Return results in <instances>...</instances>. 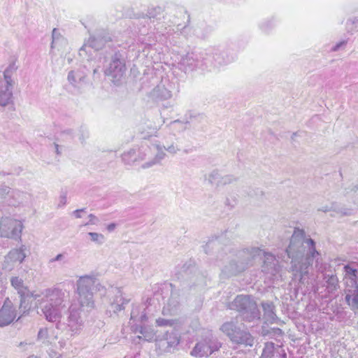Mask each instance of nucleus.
I'll return each instance as SVG.
<instances>
[{"instance_id": "f257e3e1", "label": "nucleus", "mask_w": 358, "mask_h": 358, "mask_svg": "<svg viewBox=\"0 0 358 358\" xmlns=\"http://www.w3.org/2000/svg\"><path fill=\"white\" fill-rule=\"evenodd\" d=\"M10 284L20 295V307L24 303L25 297L31 296L41 306L48 321L51 322L59 321L62 313L66 308V299L69 298V292L57 287L45 289L41 293L30 292L24 285V280L18 276L12 277Z\"/></svg>"}, {"instance_id": "f03ea898", "label": "nucleus", "mask_w": 358, "mask_h": 358, "mask_svg": "<svg viewBox=\"0 0 358 358\" xmlns=\"http://www.w3.org/2000/svg\"><path fill=\"white\" fill-rule=\"evenodd\" d=\"M286 252L291 259V270L294 275H299V281L303 282V277L308 274V268L314 260L317 264L320 253L316 250L315 242L306 236L302 229H295L290 238Z\"/></svg>"}, {"instance_id": "7ed1b4c3", "label": "nucleus", "mask_w": 358, "mask_h": 358, "mask_svg": "<svg viewBox=\"0 0 358 358\" xmlns=\"http://www.w3.org/2000/svg\"><path fill=\"white\" fill-rule=\"evenodd\" d=\"M98 286L100 284L94 275H86L79 278L76 282V293L81 307H94L93 289Z\"/></svg>"}, {"instance_id": "20e7f679", "label": "nucleus", "mask_w": 358, "mask_h": 358, "mask_svg": "<svg viewBox=\"0 0 358 358\" xmlns=\"http://www.w3.org/2000/svg\"><path fill=\"white\" fill-rule=\"evenodd\" d=\"M228 308L241 313L243 320L248 322L260 318L257 303L250 295H238L228 304Z\"/></svg>"}, {"instance_id": "39448f33", "label": "nucleus", "mask_w": 358, "mask_h": 358, "mask_svg": "<svg viewBox=\"0 0 358 358\" xmlns=\"http://www.w3.org/2000/svg\"><path fill=\"white\" fill-rule=\"evenodd\" d=\"M17 62V57L16 55H12L9 59L8 66L3 71L5 90L3 91L1 90V106H8L9 110L11 111L15 110L13 96L15 81L13 79V76L18 69Z\"/></svg>"}, {"instance_id": "423d86ee", "label": "nucleus", "mask_w": 358, "mask_h": 358, "mask_svg": "<svg viewBox=\"0 0 358 358\" xmlns=\"http://www.w3.org/2000/svg\"><path fill=\"white\" fill-rule=\"evenodd\" d=\"M262 250L259 248H252L250 252L248 250L239 252L236 258L238 262H231L229 265L224 266L223 272L227 275H236L245 270L248 266L252 265V259L256 255L260 256Z\"/></svg>"}, {"instance_id": "0eeeda50", "label": "nucleus", "mask_w": 358, "mask_h": 358, "mask_svg": "<svg viewBox=\"0 0 358 358\" xmlns=\"http://www.w3.org/2000/svg\"><path fill=\"white\" fill-rule=\"evenodd\" d=\"M220 329L234 343L245 346H252L254 344L253 336L249 332L238 328L234 322L224 323Z\"/></svg>"}, {"instance_id": "6e6552de", "label": "nucleus", "mask_w": 358, "mask_h": 358, "mask_svg": "<svg viewBox=\"0 0 358 358\" xmlns=\"http://www.w3.org/2000/svg\"><path fill=\"white\" fill-rule=\"evenodd\" d=\"M221 348L217 338L209 336L198 342L191 352L194 357H203L210 355Z\"/></svg>"}, {"instance_id": "1a4fd4ad", "label": "nucleus", "mask_w": 358, "mask_h": 358, "mask_svg": "<svg viewBox=\"0 0 358 358\" xmlns=\"http://www.w3.org/2000/svg\"><path fill=\"white\" fill-rule=\"evenodd\" d=\"M30 195L17 189H11L8 187H1V203L10 206H17L27 201Z\"/></svg>"}, {"instance_id": "9d476101", "label": "nucleus", "mask_w": 358, "mask_h": 358, "mask_svg": "<svg viewBox=\"0 0 358 358\" xmlns=\"http://www.w3.org/2000/svg\"><path fill=\"white\" fill-rule=\"evenodd\" d=\"M1 237H6L14 240H21V234L23 229V224L21 221L12 219H1Z\"/></svg>"}, {"instance_id": "9b49d317", "label": "nucleus", "mask_w": 358, "mask_h": 358, "mask_svg": "<svg viewBox=\"0 0 358 358\" xmlns=\"http://www.w3.org/2000/svg\"><path fill=\"white\" fill-rule=\"evenodd\" d=\"M80 308L71 305L69 308V315L67 319V326L72 335L80 334L84 327V313Z\"/></svg>"}, {"instance_id": "f8f14e48", "label": "nucleus", "mask_w": 358, "mask_h": 358, "mask_svg": "<svg viewBox=\"0 0 358 358\" xmlns=\"http://www.w3.org/2000/svg\"><path fill=\"white\" fill-rule=\"evenodd\" d=\"M126 72V66L123 60H121L117 55H114L108 66L105 69V75L110 77L111 80L117 84L124 77Z\"/></svg>"}, {"instance_id": "ddd939ff", "label": "nucleus", "mask_w": 358, "mask_h": 358, "mask_svg": "<svg viewBox=\"0 0 358 358\" xmlns=\"http://www.w3.org/2000/svg\"><path fill=\"white\" fill-rule=\"evenodd\" d=\"M111 40L110 36L105 31H98L90 37L87 43L80 49L82 50L84 47L89 46L96 50L102 49L106 43Z\"/></svg>"}, {"instance_id": "4468645a", "label": "nucleus", "mask_w": 358, "mask_h": 358, "mask_svg": "<svg viewBox=\"0 0 358 358\" xmlns=\"http://www.w3.org/2000/svg\"><path fill=\"white\" fill-rule=\"evenodd\" d=\"M263 253L264 259V264L262 266V272L271 278L279 273L280 267L274 255L268 252Z\"/></svg>"}, {"instance_id": "2eb2a0df", "label": "nucleus", "mask_w": 358, "mask_h": 358, "mask_svg": "<svg viewBox=\"0 0 358 358\" xmlns=\"http://www.w3.org/2000/svg\"><path fill=\"white\" fill-rule=\"evenodd\" d=\"M67 80L69 84L78 92H82L86 85V75L80 69L69 72Z\"/></svg>"}, {"instance_id": "dca6fc26", "label": "nucleus", "mask_w": 358, "mask_h": 358, "mask_svg": "<svg viewBox=\"0 0 358 358\" xmlns=\"http://www.w3.org/2000/svg\"><path fill=\"white\" fill-rule=\"evenodd\" d=\"M343 282L345 288L358 287L357 266L347 264L343 267Z\"/></svg>"}, {"instance_id": "f3484780", "label": "nucleus", "mask_w": 358, "mask_h": 358, "mask_svg": "<svg viewBox=\"0 0 358 358\" xmlns=\"http://www.w3.org/2000/svg\"><path fill=\"white\" fill-rule=\"evenodd\" d=\"M154 148L158 151L157 154L156 155L154 159L143 164L142 165L143 169L150 168L153 165L159 163L164 157V153L163 152L164 150H166L167 152L171 154H176L180 150L178 146L173 144L169 145L167 147L161 146L159 145H155Z\"/></svg>"}, {"instance_id": "a211bd4d", "label": "nucleus", "mask_w": 358, "mask_h": 358, "mask_svg": "<svg viewBox=\"0 0 358 358\" xmlns=\"http://www.w3.org/2000/svg\"><path fill=\"white\" fill-rule=\"evenodd\" d=\"M16 317V312L12 302L6 299L1 306V327L10 324Z\"/></svg>"}, {"instance_id": "6ab92c4d", "label": "nucleus", "mask_w": 358, "mask_h": 358, "mask_svg": "<svg viewBox=\"0 0 358 358\" xmlns=\"http://www.w3.org/2000/svg\"><path fill=\"white\" fill-rule=\"evenodd\" d=\"M260 358H286V354L279 345L268 342L265 344Z\"/></svg>"}, {"instance_id": "aec40b11", "label": "nucleus", "mask_w": 358, "mask_h": 358, "mask_svg": "<svg viewBox=\"0 0 358 358\" xmlns=\"http://www.w3.org/2000/svg\"><path fill=\"white\" fill-rule=\"evenodd\" d=\"M198 58L194 53H188L181 58L180 65L185 71H193L198 66Z\"/></svg>"}, {"instance_id": "412c9836", "label": "nucleus", "mask_w": 358, "mask_h": 358, "mask_svg": "<svg viewBox=\"0 0 358 358\" xmlns=\"http://www.w3.org/2000/svg\"><path fill=\"white\" fill-rule=\"evenodd\" d=\"M345 301L352 310L358 309V287L345 289Z\"/></svg>"}, {"instance_id": "4be33fe9", "label": "nucleus", "mask_w": 358, "mask_h": 358, "mask_svg": "<svg viewBox=\"0 0 358 358\" xmlns=\"http://www.w3.org/2000/svg\"><path fill=\"white\" fill-rule=\"evenodd\" d=\"M324 286L329 294H332L340 288L339 280L336 275L325 274L323 278Z\"/></svg>"}, {"instance_id": "5701e85b", "label": "nucleus", "mask_w": 358, "mask_h": 358, "mask_svg": "<svg viewBox=\"0 0 358 358\" xmlns=\"http://www.w3.org/2000/svg\"><path fill=\"white\" fill-rule=\"evenodd\" d=\"M130 301V299L123 296L121 291L118 290L114 301L111 303V309L114 313H117L124 309V305Z\"/></svg>"}, {"instance_id": "b1692460", "label": "nucleus", "mask_w": 358, "mask_h": 358, "mask_svg": "<svg viewBox=\"0 0 358 358\" xmlns=\"http://www.w3.org/2000/svg\"><path fill=\"white\" fill-rule=\"evenodd\" d=\"M262 306L264 310V317L266 322L273 324L277 320V316L274 312V305L271 302H263Z\"/></svg>"}, {"instance_id": "393cba45", "label": "nucleus", "mask_w": 358, "mask_h": 358, "mask_svg": "<svg viewBox=\"0 0 358 358\" xmlns=\"http://www.w3.org/2000/svg\"><path fill=\"white\" fill-rule=\"evenodd\" d=\"M180 303L177 300V297L174 296V294H172L171 298L169 299L166 305L164 306L162 310L163 315H173L176 314Z\"/></svg>"}, {"instance_id": "a878e982", "label": "nucleus", "mask_w": 358, "mask_h": 358, "mask_svg": "<svg viewBox=\"0 0 358 358\" xmlns=\"http://www.w3.org/2000/svg\"><path fill=\"white\" fill-rule=\"evenodd\" d=\"M163 339L166 341V348H175L179 344L180 336L177 331L173 329L166 331L163 336Z\"/></svg>"}, {"instance_id": "bb28decb", "label": "nucleus", "mask_w": 358, "mask_h": 358, "mask_svg": "<svg viewBox=\"0 0 358 358\" xmlns=\"http://www.w3.org/2000/svg\"><path fill=\"white\" fill-rule=\"evenodd\" d=\"M26 250V246L22 245L19 249L10 250L8 254V259H13L16 263L21 264L27 257Z\"/></svg>"}, {"instance_id": "cd10ccee", "label": "nucleus", "mask_w": 358, "mask_h": 358, "mask_svg": "<svg viewBox=\"0 0 358 358\" xmlns=\"http://www.w3.org/2000/svg\"><path fill=\"white\" fill-rule=\"evenodd\" d=\"M52 41L51 43V48H59L60 45H66V41L60 36V34L57 29L52 30Z\"/></svg>"}, {"instance_id": "c85d7f7f", "label": "nucleus", "mask_w": 358, "mask_h": 358, "mask_svg": "<svg viewBox=\"0 0 358 358\" xmlns=\"http://www.w3.org/2000/svg\"><path fill=\"white\" fill-rule=\"evenodd\" d=\"M138 152L136 150H130L122 155V160L125 164L131 165L138 160Z\"/></svg>"}, {"instance_id": "c756f323", "label": "nucleus", "mask_w": 358, "mask_h": 358, "mask_svg": "<svg viewBox=\"0 0 358 358\" xmlns=\"http://www.w3.org/2000/svg\"><path fill=\"white\" fill-rule=\"evenodd\" d=\"M189 122L187 120L181 121L180 120H176L172 121L169 127L172 131L180 132L186 129V124Z\"/></svg>"}, {"instance_id": "7c9ffc66", "label": "nucleus", "mask_w": 358, "mask_h": 358, "mask_svg": "<svg viewBox=\"0 0 358 358\" xmlns=\"http://www.w3.org/2000/svg\"><path fill=\"white\" fill-rule=\"evenodd\" d=\"M334 212L341 217L350 216L352 215V210L345 206H338L336 203H334Z\"/></svg>"}, {"instance_id": "2f4dec72", "label": "nucleus", "mask_w": 358, "mask_h": 358, "mask_svg": "<svg viewBox=\"0 0 358 358\" xmlns=\"http://www.w3.org/2000/svg\"><path fill=\"white\" fill-rule=\"evenodd\" d=\"M222 175L217 170L213 171L208 176V181L211 184L215 185L217 187H220V180L222 179Z\"/></svg>"}, {"instance_id": "473e14b6", "label": "nucleus", "mask_w": 358, "mask_h": 358, "mask_svg": "<svg viewBox=\"0 0 358 358\" xmlns=\"http://www.w3.org/2000/svg\"><path fill=\"white\" fill-rule=\"evenodd\" d=\"M88 236L90 237V240L92 242L98 245H102L106 241V238L102 234L96 232H89Z\"/></svg>"}, {"instance_id": "72a5a7b5", "label": "nucleus", "mask_w": 358, "mask_h": 358, "mask_svg": "<svg viewBox=\"0 0 358 358\" xmlns=\"http://www.w3.org/2000/svg\"><path fill=\"white\" fill-rule=\"evenodd\" d=\"M145 125H146V127L148 128V131L147 132V134L143 136V138H146L147 136H149L152 135L157 130V127H152L151 122L148 121L145 122L143 124L140 125L139 129L142 134L145 133Z\"/></svg>"}, {"instance_id": "f704fd0d", "label": "nucleus", "mask_w": 358, "mask_h": 358, "mask_svg": "<svg viewBox=\"0 0 358 358\" xmlns=\"http://www.w3.org/2000/svg\"><path fill=\"white\" fill-rule=\"evenodd\" d=\"M237 180V178L233 175H225L222 176V179L220 180V185L224 186L234 183Z\"/></svg>"}, {"instance_id": "c9c22d12", "label": "nucleus", "mask_w": 358, "mask_h": 358, "mask_svg": "<svg viewBox=\"0 0 358 358\" xmlns=\"http://www.w3.org/2000/svg\"><path fill=\"white\" fill-rule=\"evenodd\" d=\"M17 263L13 259H8V255L5 257L3 268L7 270H12Z\"/></svg>"}, {"instance_id": "e433bc0d", "label": "nucleus", "mask_w": 358, "mask_h": 358, "mask_svg": "<svg viewBox=\"0 0 358 358\" xmlns=\"http://www.w3.org/2000/svg\"><path fill=\"white\" fill-rule=\"evenodd\" d=\"M156 323L159 327L164 326H173L174 324V321L173 320H167L164 318H158L156 320Z\"/></svg>"}, {"instance_id": "4c0bfd02", "label": "nucleus", "mask_w": 358, "mask_h": 358, "mask_svg": "<svg viewBox=\"0 0 358 358\" xmlns=\"http://www.w3.org/2000/svg\"><path fill=\"white\" fill-rule=\"evenodd\" d=\"M141 334L142 336H139L138 338H143L145 341H150L154 338V334L152 332H146L143 328L141 329Z\"/></svg>"}, {"instance_id": "58836bf2", "label": "nucleus", "mask_w": 358, "mask_h": 358, "mask_svg": "<svg viewBox=\"0 0 358 358\" xmlns=\"http://www.w3.org/2000/svg\"><path fill=\"white\" fill-rule=\"evenodd\" d=\"M334 203H335L334 202V203H331L330 206H329V205L322 206L317 208V210L323 212V213H328L330 211H334Z\"/></svg>"}, {"instance_id": "ea45409f", "label": "nucleus", "mask_w": 358, "mask_h": 358, "mask_svg": "<svg viewBox=\"0 0 358 358\" xmlns=\"http://www.w3.org/2000/svg\"><path fill=\"white\" fill-rule=\"evenodd\" d=\"M159 90H162V98L164 99H170L172 96L171 91L167 90L165 88H162V89L159 88Z\"/></svg>"}, {"instance_id": "a19ab883", "label": "nucleus", "mask_w": 358, "mask_h": 358, "mask_svg": "<svg viewBox=\"0 0 358 358\" xmlns=\"http://www.w3.org/2000/svg\"><path fill=\"white\" fill-rule=\"evenodd\" d=\"M90 220L88 222L84 224L85 226L87 224H96L99 222V219L93 214L89 215Z\"/></svg>"}, {"instance_id": "79ce46f5", "label": "nucleus", "mask_w": 358, "mask_h": 358, "mask_svg": "<svg viewBox=\"0 0 358 358\" xmlns=\"http://www.w3.org/2000/svg\"><path fill=\"white\" fill-rule=\"evenodd\" d=\"M48 330L46 329H41L38 333V338L40 340H44L47 338Z\"/></svg>"}, {"instance_id": "37998d69", "label": "nucleus", "mask_w": 358, "mask_h": 358, "mask_svg": "<svg viewBox=\"0 0 358 358\" xmlns=\"http://www.w3.org/2000/svg\"><path fill=\"white\" fill-rule=\"evenodd\" d=\"M217 245H218L217 241H209L206 245V248H205L206 253H208V249L213 248Z\"/></svg>"}, {"instance_id": "c03bdc74", "label": "nucleus", "mask_w": 358, "mask_h": 358, "mask_svg": "<svg viewBox=\"0 0 358 358\" xmlns=\"http://www.w3.org/2000/svg\"><path fill=\"white\" fill-rule=\"evenodd\" d=\"M85 212V208L78 209L74 210L72 213L76 218H81L83 217L82 214Z\"/></svg>"}, {"instance_id": "a18cd8bd", "label": "nucleus", "mask_w": 358, "mask_h": 358, "mask_svg": "<svg viewBox=\"0 0 358 358\" xmlns=\"http://www.w3.org/2000/svg\"><path fill=\"white\" fill-rule=\"evenodd\" d=\"M346 44V41H341L339 43H338L336 45H334L332 48V50L336 52V51H338L339 50V48L345 45Z\"/></svg>"}, {"instance_id": "49530a36", "label": "nucleus", "mask_w": 358, "mask_h": 358, "mask_svg": "<svg viewBox=\"0 0 358 358\" xmlns=\"http://www.w3.org/2000/svg\"><path fill=\"white\" fill-rule=\"evenodd\" d=\"M66 195H62L59 197V206H63L66 203Z\"/></svg>"}, {"instance_id": "de8ad7c7", "label": "nucleus", "mask_w": 358, "mask_h": 358, "mask_svg": "<svg viewBox=\"0 0 358 358\" xmlns=\"http://www.w3.org/2000/svg\"><path fill=\"white\" fill-rule=\"evenodd\" d=\"M64 257V256L63 254H58L55 257L51 259L50 260V262L52 263L54 262L60 261V260L63 259Z\"/></svg>"}, {"instance_id": "09e8293b", "label": "nucleus", "mask_w": 358, "mask_h": 358, "mask_svg": "<svg viewBox=\"0 0 358 358\" xmlns=\"http://www.w3.org/2000/svg\"><path fill=\"white\" fill-rule=\"evenodd\" d=\"M116 227V224L114 223H111L107 226V229L108 231H113Z\"/></svg>"}, {"instance_id": "8fccbe9b", "label": "nucleus", "mask_w": 358, "mask_h": 358, "mask_svg": "<svg viewBox=\"0 0 358 358\" xmlns=\"http://www.w3.org/2000/svg\"><path fill=\"white\" fill-rule=\"evenodd\" d=\"M55 148H56L57 153L59 154L60 152H59V145L57 144H55Z\"/></svg>"}, {"instance_id": "3c124183", "label": "nucleus", "mask_w": 358, "mask_h": 358, "mask_svg": "<svg viewBox=\"0 0 358 358\" xmlns=\"http://www.w3.org/2000/svg\"><path fill=\"white\" fill-rule=\"evenodd\" d=\"M98 72H99L98 69H96H96H94L93 70V74H94V76H95Z\"/></svg>"}]
</instances>
